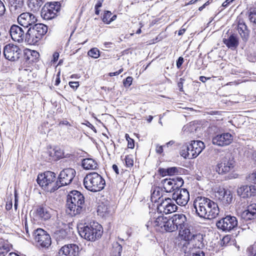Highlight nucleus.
<instances>
[{"label":"nucleus","mask_w":256,"mask_h":256,"mask_svg":"<svg viewBox=\"0 0 256 256\" xmlns=\"http://www.w3.org/2000/svg\"><path fill=\"white\" fill-rule=\"evenodd\" d=\"M88 54L92 58H98L100 56V51L99 50L96 48H91L88 52Z\"/></svg>","instance_id":"nucleus-41"},{"label":"nucleus","mask_w":256,"mask_h":256,"mask_svg":"<svg viewBox=\"0 0 256 256\" xmlns=\"http://www.w3.org/2000/svg\"><path fill=\"white\" fill-rule=\"evenodd\" d=\"M43 3L42 0H29L28 6L32 11L36 12L39 10Z\"/></svg>","instance_id":"nucleus-34"},{"label":"nucleus","mask_w":256,"mask_h":256,"mask_svg":"<svg viewBox=\"0 0 256 256\" xmlns=\"http://www.w3.org/2000/svg\"><path fill=\"white\" fill-rule=\"evenodd\" d=\"M250 178L253 182L256 184V172L252 174Z\"/></svg>","instance_id":"nucleus-62"},{"label":"nucleus","mask_w":256,"mask_h":256,"mask_svg":"<svg viewBox=\"0 0 256 256\" xmlns=\"http://www.w3.org/2000/svg\"><path fill=\"white\" fill-rule=\"evenodd\" d=\"M240 218L246 221L256 218V204L248 206L246 209L241 212Z\"/></svg>","instance_id":"nucleus-20"},{"label":"nucleus","mask_w":256,"mask_h":256,"mask_svg":"<svg viewBox=\"0 0 256 256\" xmlns=\"http://www.w3.org/2000/svg\"><path fill=\"white\" fill-rule=\"evenodd\" d=\"M162 196V190L160 187L154 188L151 194V200L154 202H160Z\"/></svg>","instance_id":"nucleus-30"},{"label":"nucleus","mask_w":256,"mask_h":256,"mask_svg":"<svg viewBox=\"0 0 256 256\" xmlns=\"http://www.w3.org/2000/svg\"><path fill=\"white\" fill-rule=\"evenodd\" d=\"M249 18L251 22L256 24V10H254L250 12Z\"/></svg>","instance_id":"nucleus-48"},{"label":"nucleus","mask_w":256,"mask_h":256,"mask_svg":"<svg viewBox=\"0 0 256 256\" xmlns=\"http://www.w3.org/2000/svg\"><path fill=\"white\" fill-rule=\"evenodd\" d=\"M161 183L166 192H171L181 187L184 184V180L181 178H166L162 180Z\"/></svg>","instance_id":"nucleus-12"},{"label":"nucleus","mask_w":256,"mask_h":256,"mask_svg":"<svg viewBox=\"0 0 256 256\" xmlns=\"http://www.w3.org/2000/svg\"><path fill=\"white\" fill-rule=\"evenodd\" d=\"M194 152L192 149L189 148L188 146H184L180 151V155L185 158L192 159L197 157L196 156H194Z\"/></svg>","instance_id":"nucleus-31"},{"label":"nucleus","mask_w":256,"mask_h":256,"mask_svg":"<svg viewBox=\"0 0 256 256\" xmlns=\"http://www.w3.org/2000/svg\"><path fill=\"white\" fill-rule=\"evenodd\" d=\"M132 78L131 76H128L126 78V80L124 81V86H130L132 84Z\"/></svg>","instance_id":"nucleus-50"},{"label":"nucleus","mask_w":256,"mask_h":256,"mask_svg":"<svg viewBox=\"0 0 256 256\" xmlns=\"http://www.w3.org/2000/svg\"><path fill=\"white\" fill-rule=\"evenodd\" d=\"M234 166V162L227 157L222 158L217 164L216 172L219 174H225L232 170Z\"/></svg>","instance_id":"nucleus-15"},{"label":"nucleus","mask_w":256,"mask_h":256,"mask_svg":"<svg viewBox=\"0 0 256 256\" xmlns=\"http://www.w3.org/2000/svg\"><path fill=\"white\" fill-rule=\"evenodd\" d=\"M31 55L34 56L36 58H38L39 56V54L36 50H32L30 52Z\"/></svg>","instance_id":"nucleus-60"},{"label":"nucleus","mask_w":256,"mask_h":256,"mask_svg":"<svg viewBox=\"0 0 256 256\" xmlns=\"http://www.w3.org/2000/svg\"><path fill=\"white\" fill-rule=\"evenodd\" d=\"M59 57V54L57 52H55L53 54V62H56L58 60Z\"/></svg>","instance_id":"nucleus-57"},{"label":"nucleus","mask_w":256,"mask_h":256,"mask_svg":"<svg viewBox=\"0 0 256 256\" xmlns=\"http://www.w3.org/2000/svg\"><path fill=\"white\" fill-rule=\"evenodd\" d=\"M184 62V58L182 57H179L176 61V66L178 68H180Z\"/></svg>","instance_id":"nucleus-52"},{"label":"nucleus","mask_w":256,"mask_h":256,"mask_svg":"<svg viewBox=\"0 0 256 256\" xmlns=\"http://www.w3.org/2000/svg\"><path fill=\"white\" fill-rule=\"evenodd\" d=\"M189 242V244L192 245L193 250H200L204 247L203 235L201 234H194Z\"/></svg>","instance_id":"nucleus-23"},{"label":"nucleus","mask_w":256,"mask_h":256,"mask_svg":"<svg viewBox=\"0 0 256 256\" xmlns=\"http://www.w3.org/2000/svg\"><path fill=\"white\" fill-rule=\"evenodd\" d=\"M223 42L228 48L232 50H235L239 44L238 38L234 34L230 35L227 38H223Z\"/></svg>","instance_id":"nucleus-26"},{"label":"nucleus","mask_w":256,"mask_h":256,"mask_svg":"<svg viewBox=\"0 0 256 256\" xmlns=\"http://www.w3.org/2000/svg\"><path fill=\"white\" fill-rule=\"evenodd\" d=\"M184 80L182 78H180V82L178 84V86L179 88V90L180 92L183 91V82Z\"/></svg>","instance_id":"nucleus-54"},{"label":"nucleus","mask_w":256,"mask_h":256,"mask_svg":"<svg viewBox=\"0 0 256 256\" xmlns=\"http://www.w3.org/2000/svg\"><path fill=\"white\" fill-rule=\"evenodd\" d=\"M210 78H206L204 76H200L199 78L200 80L202 82H205L208 80H210Z\"/></svg>","instance_id":"nucleus-61"},{"label":"nucleus","mask_w":256,"mask_h":256,"mask_svg":"<svg viewBox=\"0 0 256 256\" xmlns=\"http://www.w3.org/2000/svg\"><path fill=\"white\" fill-rule=\"evenodd\" d=\"M82 168L86 170H94L98 168V164L94 159L91 158H84L82 161Z\"/></svg>","instance_id":"nucleus-28"},{"label":"nucleus","mask_w":256,"mask_h":256,"mask_svg":"<svg viewBox=\"0 0 256 256\" xmlns=\"http://www.w3.org/2000/svg\"><path fill=\"white\" fill-rule=\"evenodd\" d=\"M125 138L128 141V148H133L134 146V140L131 138L128 134H126Z\"/></svg>","instance_id":"nucleus-45"},{"label":"nucleus","mask_w":256,"mask_h":256,"mask_svg":"<svg viewBox=\"0 0 256 256\" xmlns=\"http://www.w3.org/2000/svg\"><path fill=\"white\" fill-rule=\"evenodd\" d=\"M112 15V13L110 11H106L102 18L103 22L106 24H110L112 22V20H110Z\"/></svg>","instance_id":"nucleus-42"},{"label":"nucleus","mask_w":256,"mask_h":256,"mask_svg":"<svg viewBox=\"0 0 256 256\" xmlns=\"http://www.w3.org/2000/svg\"><path fill=\"white\" fill-rule=\"evenodd\" d=\"M238 30L244 40H247L248 36V30L246 26L244 24L240 23L238 24Z\"/></svg>","instance_id":"nucleus-35"},{"label":"nucleus","mask_w":256,"mask_h":256,"mask_svg":"<svg viewBox=\"0 0 256 256\" xmlns=\"http://www.w3.org/2000/svg\"><path fill=\"white\" fill-rule=\"evenodd\" d=\"M166 220L167 218L164 217V216L160 215L158 216L153 222H151L154 226L160 228H158V230L163 232L164 225Z\"/></svg>","instance_id":"nucleus-32"},{"label":"nucleus","mask_w":256,"mask_h":256,"mask_svg":"<svg viewBox=\"0 0 256 256\" xmlns=\"http://www.w3.org/2000/svg\"><path fill=\"white\" fill-rule=\"evenodd\" d=\"M122 246L118 242H114L112 244V252L113 256H120L122 252Z\"/></svg>","instance_id":"nucleus-39"},{"label":"nucleus","mask_w":256,"mask_h":256,"mask_svg":"<svg viewBox=\"0 0 256 256\" xmlns=\"http://www.w3.org/2000/svg\"><path fill=\"white\" fill-rule=\"evenodd\" d=\"M179 234L184 240L188 241L192 238L194 235L191 233L190 230L187 228L186 225L184 226V228L179 230Z\"/></svg>","instance_id":"nucleus-33"},{"label":"nucleus","mask_w":256,"mask_h":256,"mask_svg":"<svg viewBox=\"0 0 256 256\" xmlns=\"http://www.w3.org/2000/svg\"><path fill=\"white\" fill-rule=\"evenodd\" d=\"M193 206L196 215L202 218L213 219L220 213L218 204L204 196L196 198L194 200Z\"/></svg>","instance_id":"nucleus-1"},{"label":"nucleus","mask_w":256,"mask_h":256,"mask_svg":"<svg viewBox=\"0 0 256 256\" xmlns=\"http://www.w3.org/2000/svg\"><path fill=\"white\" fill-rule=\"evenodd\" d=\"M12 208V202H7L6 205V208L7 210H10Z\"/></svg>","instance_id":"nucleus-63"},{"label":"nucleus","mask_w":256,"mask_h":256,"mask_svg":"<svg viewBox=\"0 0 256 256\" xmlns=\"http://www.w3.org/2000/svg\"><path fill=\"white\" fill-rule=\"evenodd\" d=\"M238 224L237 218L235 216L228 215L217 222L216 226L220 230L230 232L236 228Z\"/></svg>","instance_id":"nucleus-7"},{"label":"nucleus","mask_w":256,"mask_h":256,"mask_svg":"<svg viewBox=\"0 0 256 256\" xmlns=\"http://www.w3.org/2000/svg\"><path fill=\"white\" fill-rule=\"evenodd\" d=\"M37 32L42 38L48 32V27L42 24H37L33 26Z\"/></svg>","instance_id":"nucleus-37"},{"label":"nucleus","mask_w":256,"mask_h":256,"mask_svg":"<svg viewBox=\"0 0 256 256\" xmlns=\"http://www.w3.org/2000/svg\"><path fill=\"white\" fill-rule=\"evenodd\" d=\"M234 0H226L225 2H224L222 4V6L224 7H226L228 6L231 2H232Z\"/></svg>","instance_id":"nucleus-58"},{"label":"nucleus","mask_w":256,"mask_h":256,"mask_svg":"<svg viewBox=\"0 0 256 256\" xmlns=\"http://www.w3.org/2000/svg\"><path fill=\"white\" fill-rule=\"evenodd\" d=\"M172 198L178 205L184 206L190 200V194L186 189L179 188L174 192Z\"/></svg>","instance_id":"nucleus-14"},{"label":"nucleus","mask_w":256,"mask_h":256,"mask_svg":"<svg viewBox=\"0 0 256 256\" xmlns=\"http://www.w3.org/2000/svg\"><path fill=\"white\" fill-rule=\"evenodd\" d=\"M56 178V174L54 172L47 171L38 175L37 182L43 190L52 192L59 188L58 180L54 182Z\"/></svg>","instance_id":"nucleus-5"},{"label":"nucleus","mask_w":256,"mask_h":256,"mask_svg":"<svg viewBox=\"0 0 256 256\" xmlns=\"http://www.w3.org/2000/svg\"><path fill=\"white\" fill-rule=\"evenodd\" d=\"M35 240L42 248H48L51 244V238L50 235L44 230L38 228L34 232Z\"/></svg>","instance_id":"nucleus-11"},{"label":"nucleus","mask_w":256,"mask_h":256,"mask_svg":"<svg viewBox=\"0 0 256 256\" xmlns=\"http://www.w3.org/2000/svg\"><path fill=\"white\" fill-rule=\"evenodd\" d=\"M52 210L47 207H40L37 209L38 215L44 220H48L51 217Z\"/></svg>","instance_id":"nucleus-29"},{"label":"nucleus","mask_w":256,"mask_h":256,"mask_svg":"<svg viewBox=\"0 0 256 256\" xmlns=\"http://www.w3.org/2000/svg\"><path fill=\"white\" fill-rule=\"evenodd\" d=\"M76 174V170L72 168H65L62 170L58 177V188L70 184Z\"/></svg>","instance_id":"nucleus-9"},{"label":"nucleus","mask_w":256,"mask_h":256,"mask_svg":"<svg viewBox=\"0 0 256 256\" xmlns=\"http://www.w3.org/2000/svg\"><path fill=\"white\" fill-rule=\"evenodd\" d=\"M233 140V136L228 132L218 134L212 138L214 144L224 146L229 145Z\"/></svg>","instance_id":"nucleus-16"},{"label":"nucleus","mask_w":256,"mask_h":256,"mask_svg":"<svg viewBox=\"0 0 256 256\" xmlns=\"http://www.w3.org/2000/svg\"><path fill=\"white\" fill-rule=\"evenodd\" d=\"M210 4L209 1L206 2L205 4H204L202 6H200L198 8L199 10H202L206 6H208Z\"/></svg>","instance_id":"nucleus-64"},{"label":"nucleus","mask_w":256,"mask_h":256,"mask_svg":"<svg viewBox=\"0 0 256 256\" xmlns=\"http://www.w3.org/2000/svg\"><path fill=\"white\" fill-rule=\"evenodd\" d=\"M36 20V16L29 12L22 13L18 18V24L25 28L34 24Z\"/></svg>","instance_id":"nucleus-17"},{"label":"nucleus","mask_w":256,"mask_h":256,"mask_svg":"<svg viewBox=\"0 0 256 256\" xmlns=\"http://www.w3.org/2000/svg\"><path fill=\"white\" fill-rule=\"evenodd\" d=\"M166 172L168 175H173L176 173L178 172V170L176 167H171L166 168Z\"/></svg>","instance_id":"nucleus-49"},{"label":"nucleus","mask_w":256,"mask_h":256,"mask_svg":"<svg viewBox=\"0 0 256 256\" xmlns=\"http://www.w3.org/2000/svg\"><path fill=\"white\" fill-rule=\"evenodd\" d=\"M237 192L240 196L246 198L256 194V188L254 186H242L238 189Z\"/></svg>","instance_id":"nucleus-21"},{"label":"nucleus","mask_w":256,"mask_h":256,"mask_svg":"<svg viewBox=\"0 0 256 256\" xmlns=\"http://www.w3.org/2000/svg\"><path fill=\"white\" fill-rule=\"evenodd\" d=\"M158 171H159L160 174L162 176H165L168 175V174H167V172H166V169H165V168H160Z\"/></svg>","instance_id":"nucleus-56"},{"label":"nucleus","mask_w":256,"mask_h":256,"mask_svg":"<svg viewBox=\"0 0 256 256\" xmlns=\"http://www.w3.org/2000/svg\"><path fill=\"white\" fill-rule=\"evenodd\" d=\"M79 248L74 244H66L59 250L60 256H77L78 254Z\"/></svg>","instance_id":"nucleus-19"},{"label":"nucleus","mask_w":256,"mask_h":256,"mask_svg":"<svg viewBox=\"0 0 256 256\" xmlns=\"http://www.w3.org/2000/svg\"><path fill=\"white\" fill-rule=\"evenodd\" d=\"M122 72V69H120V70H118V71L116 72H110V76H117V75H118L119 74H120Z\"/></svg>","instance_id":"nucleus-59"},{"label":"nucleus","mask_w":256,"mask_h":256,"mask_svg":"<svg viewBox=\"0 0 256 256\" xmlns=\"http://www.w3.org/2000/svg\"><path fill=\"white\" fill-rule=\"evenodd\" d=\"M12 38L15 42H21L26 39V33L18 25H12L10 30Z\"/></svg>","instance_id":"nucleus-18"},{"label":"nucleus","mask_w":256,"mask_h":256,"mask_svg":"<svg viewBox=\"0 0 256 256\" xmlns=\"http://www.w3.org/2000/svg\"><path fill=\"white\" fill-rule=\"evenodd\" d=\"M163 146H164L156 144V152L160 154H162L163 152Z\"/></svg>","instance_id":"nucleus-55"},{"label":"nucleus","mask_w":256,"mask_h":256,"mask_svg":"<svg viewBox=\"0 0 256 256\" xmlns=\"http://www.w3.org/2000/svg\"><path fill=\"white\" fill-rule=\"evenodd\" d=\"M69 85L71 88L76 89L79 86V84L78 82H69Z\"/></svg>","instance_id":"nucleus-51"},{"label":"nucleus","mask_w":256,"mask_h":256,"mask_svg":"<svg viewBox=\"0 0 256 256\" xmlns=\"http://www.w3.org/2000/svg\"><path fill=\"white\" fill-rule=\"evenodd\" d=\"M177 210V206L170 198L162 199V202L157 206L158 212L159 214H168L174 212Z\"/></svg>","instance_id":"nucleus-13"},{"label":"nucleus","mask_w":256,"mask_h":256,"mask_svg":"<svg viewBox=\"0 0 256 256\" xmlns=\"http://www.w3.org/2000/svg\"><path fill=\"white\" fill-rule=\"evenodd\" d=\"M216 198L224 206H228L233 200L232 192L223 188H218L215 191Z\"/></svg>","instance_id":"nucleus-8"},{"label":"nucleus","mask_w":256,"mask_h":256,"mask_svg":"<svg viewBox=\"0 0 256 256\" xmlns=\"http://www.w3.org/2000/svg\"><path fill=\"white\" fill-rule=\"evenodd\" d=\"M54 154L57 158H61L64 157V153L62 150L60 148H56L54 150Z\"/></svg>","instance_id":"nucleus-46"},{"label":"nucleus","mask_w":256,"mask_h":256,"mask_svg":"<svg viewBox=\"0 0 256 256\" xmlns=\"http://www.w3.org/2000/svg\"><path fill=\"white\" fill-rule=\"evenodd\" d=\"M60 4L59 2H54L45 4L41 10L42 17L46 20L54 18L60 10Z\"/></svg>","instance_id":"nucleus-6"},{"label":"nucleus","mask_w":256,"mask_h":256,"mask_svg":"<svg viewBox=\"0 0 256 256\" xmlns=\"http://www.w3.org/2000/svg\"><path fill=\"white\" fill-rule=\"evenodd\" d=\"M9 2L15 10L21 8L23 5V0H9Z\"/></svg>","instance_id":"nucleus-40"},{"label":"nucleus","mask_w":256,"mask_h":256,"mask_svg":"<svg viewBox=\"0 0 256 256\" xmlns=\"http://www.w3.org/2000/svg\"><path fill=\"white\" fill-rule=\"evenodd\" d=\"M84 185L86 189L92 192H100L103 190L106 185L105 180L96 172L86 174L84 178Z\"/></svg>","instance_id":"nucleus-4"},{"label":"nucleus","mask_w":256,"mask_h":256,"mask_svg":"<svg viewBox=\"0 0 256 256\" xmlns=\"http://www.w3.org/2000/svg\"><path fill=\"white\" fill-rule=\"evenodd\" d=\"M126 164L127 166L130 167L134 164V160L132 155H128L125 158Z\"/></svg>","instance_id":"nucleus-44"},{"label":"nucleus","mask_w":256,"mask_h":256,"mask_svg":"<svg viewBox=\"0 0 256 256\" xmlns=\"http://www.w3.org/2000/svg\"><path fill=\"white\" fill-rule=\"evenodd\" d=\"M189 148L192 149L194 152V156H197L200 154L202 150L204 149L205 146L204 143L200 140H194L192 141V143L188 145Z\"/></svg>","instance_id":"nucleus-27"},{"label":"nucleus","mask_w":256,"mask_h":256,"mask_svg":"<svg viewBox=\"0 0 256 256\" xmlns=\"http://www.w3.org/2000/svg\"><path fill=\"white\" fill-rule=\"evenodd\" d=\"M186 256H205L203 251L200 250L192 249L190 253L186 254Z\"/></svg>","instance_id":"nucleus-43"},{"label":"nucleus","mask_w":256,"mask_h":256,"mask_svg":"<svg viewBox=\"0 0 256 256\" xmlns=\"http://www.w3.org/2000/svg\"><path fill=\"white\" fill-rule=\"evenodd\" d=\"M84 204V196L78 190H72L68 194L66 200V212L71 216L80 214Z\"/></svg>","instance_id":"nucleus-2"},{"label":"nucleus","mask_w":256,"mask_h":256,"mask_svg":"<svg viewBox=\"0 0 256 256\" xmlns=\"http://www.w3.org/2000/svg\"><path fill=\"white\" fill-rule=\"evenodd\" d=\"M56 228L54 232L56 238L59 240L64 238L67 236L66 224L59 220L56 222Z\"/></svg>","instance_id":"nucleus-25"},{"label":"nucleus","mask_w":256,"mask_h":256,"mask_svg":"<svg viewBox=\"0 0 256 256\" xmlns=\"http://www.w3.org/2000/svg\"><path fill=\"white\" fill-rule=\"evenodd\" d=\"M78 231L82 238L92 242L100 238L102 233L101 225L94 222L82 227H79Z\"/></svg>","instance_id":"nucleus-3"},{"label":"nucleus","mask_w":256,"mask_h":256,"mask_svg":"<svg viewBox=\"0 0 256 256\" xmlns=\"http://www.w3.org/2000/svg\"><path fill=\"white\" fill-rule=\"evenodd\" d=\"M176 230V227L174 226L172 218L168 219L166 221L163 228V231L166 230L168 232H172Z\"/></svg>","instance_id":"nucleus-38"},{"label":"nucleus","mask_w":256,"mask_h":256,"mask_svg":"<svg viewBox=\"0 0 256 256\" xmlns=\"http://www.w3.org/2000/svg\"><path fill=\"white\" fill-rule=\"evenodd\" d=\"M42 38L33 26L29 28L26 33V41L30 44H36Z\"/></svg>","instance_id":"nucleus-22"},{"label":"nucleus","mask_w":256,"mask_h":256,"mask_svg":"<svg viewBox=\"0 0 256 256\" xmlns=\"http://www.w3.org/2000/svg\"><path fill=\"white\" fill-rule=\"evenodd\" d=\"M97 212L98 215L106 218L110 214V208L104 204H100L98 206Z\"/></svg>","instance_id":"nucleus-36"},{"label":"nucleus","mask_w":256,"mask_h":256,"mask_svg":"<svg viewBox=\"0 0 256 256\" xmlns=\"http://www.w3.org/2000/svg\"><path fill=\"white\" fill-rule=\"evenodd\" d=\"M248 250L251 256H256V244L250 246Z\"/></svg>","instance_id":"nucleus-47"},{"label":"nucleus","mask_w":256,"mask_h":256,"mask_svg":"<svg viewBox=\"0 0 256 256\" xmlns=\"http://www.w3.org/2000/svg\"><path fill=\"white\" fill-rule=\"evenodd\" d=\"M21 50L19 47L12 44H6L3 48L4 58L11 61H14L20 58Z\"/></svg>","instance_id":"nucleus-10"},{"label":"nucleus","mask_w":256,"mask_h":256,"mask_svg":"<svg viewBox=\"0 0 256 256\" xmlns=\"http://www.w3.org/2000/svg\"><path fill=\"white\" fill-rule=\"evenodd\" d=\"M171 218L174 226L176 227V230H180L186 225V218L182 214H175Z\"/></svg>","instance_id":"nucleus-24"},{"label":"nucleus","mask_w":256,"mask_h":256,"mask_svg":"<svg viewBox=\"0 0 256 256\" xmlns=\"http://www.w3.org/2000/svg\"><path fill=\"white\" fill-rule=\"evenodd\" d=\"M5 12V7L2 2L0 0V16L4 14Z\"/></svg>","instance_id":"nucleus-53"}]
</instances>
